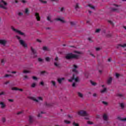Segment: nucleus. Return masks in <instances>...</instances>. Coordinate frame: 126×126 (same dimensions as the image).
Masks as SVG:
<instances>
[{
    "mask_svg": "<svg viewBox=\"0 0 126 126\" xmlns=\"http://www.w3.org/2000/svg\"><path fill=\"white\" fill-rule=\"evenodd\" d=\"M38 62H39V63H42V62H43V59L39 58L38 59Z\"/></svg>",
    "mask_w": 126,
    "mask_h": 126,
    "instance_id": "79ce46f5",
    "label": "nucleus"
},
{
    "mask_svg": "<svg viewBox=\"0 0 126 126\" xmlns=\"http://www.w3.org/2000/svg\"><path fill=\"white\" fill-rule=\"evenodd\" d=\"M88 6H89V7H90V8H91L92 9H94L95 10V7H94V6H93L91 4H89Z\"/></svg>",
    "mask_w": 126,
    "mask_h": 126,
    "instance_id": "b1692460",
    "label": "nucleus"
},
{
    "mask_svg": "<svg viewBox=\"0 0 126 126\" xmlns=\"http://www.w3.org/2000/svg\"><path fill=\"white\" fill-rule=\"evenodd\" d=\"M45 105L46 106H47V107H50V106H51V104L48 103H47V102H45Z\"/></svg>",
    "mask_w": 126,
    "mask_h": 126,
    "instance_id": "a18cd8bd",
    "label": "nucleus"
},
{
    "mask_svg": "<svg viewBox=\"0 0 126 126\" xmlns=\"http://www.w3.org/2000/svg\"><path fill=\"white\" fill-rule=\"evenodd\" d=\"M19 88L17 87H13L12 88V90L15 91H18Z\"/></svg>",
    "mask_w": 126,
    "mask_h": 126,
    "instance_id": "bb28decb",
    "label": "nucleus"
},
{
    "mask_svg": "<svg viewBox=\"0 0 126 126\" xmlns=\"http://www.w3.org/2000/svg\"><path fill=\"white\" fill-rule=\"evenodd\" d=\"M3 5H7V3L3 0H1L0 1V7L3 9H6V7Z\"/></svg>",
    "mask_w": 126,
    "mask_h": 126,
    "instance_id": "20e7f679",
    "label": "nucleus"
},
{
    "mask_svg": "<svg viewBox=\"0 0 126 126\" xmlns=\"http://www.w3.org/2000/svg\"><path fill=\"white\" fill-rule=\"evenodd\" d=\"M88 125H93V123L91 122V121H88Z\"/></svg>",
    "mask_w": 126,
    "mask_h": 126,
    "instance_id": "864d4df0",
    "label": "nucleus"
},
{
    "mask_svg": "<svg viewBox=\"0 0 126 126\" xmlns=\"http://www.w3.org/2000/svg\"><path fill=\"white\" fill-rule=\"evenodd\" d=\"M101 31V30L100 29H97L95 30V33H99Z\"/></svg>",
    "mask_w": 126,
    "mask_h": 126,
    "instance_id": "4c0bfd02",
    "label": "nucleus"
},
{
    "mask_svg": "<svg viewBox=\"0 0 126 126\" xmlns=\"http://www.w3.org/2000/svg\"><path fill=\"white\" fill-rule=\"evenodd\" d=\"M41 73L42 74H44V73H46V71H41Z\"/></svg>",
    "mask_w": 126,
    "mask_h": 126,
    "instance_id": "774afa93",
    "label": "nucleus"
},
{
    "mask_svg": "<svg viewBox=\"0 0 126 126\" xmlns=\"http://www.w3.org/2000/svg\"><path fill=\"white\" fill-rule=\"evenodd\" d=\"M72 87H76L75 86V83H73L72 85Z\"/></svg>",
    "mask_w": 126,
    "mask_h": 126,
    "instance_id": "bf43d9fd",
    "label": "nucleus"
},
{
    "mask_svg": "<svg viewBox=\"0 0 126 126\" xmlns=\"http://www.w3.org/2000/svg\"><path fill=\"white\" fill-rule=\"evenodd\" d=\"M1 63H2V64H4V60H3V59H2L1 60Z\"/></svg>",
    "mask_w": 126,
    "mask_h": 126,
    "instance_id": "09e8293b",
    "label": "nucleus"
},
{
    "mask_svg": "<svg viewBox=\"0 0 126 126\" xmlns=\"http://www.w3.org/2000/svg\"><path fill=\"white\" fill-rule=\"evenodd\" d=\"M55 61L58 62V61H59V58L58 57H56V58L55 59Z\"/></svg>",
    "mask_w": 126,
    "mask_h": 126,
    "instance_id": "052dcab7",
    "label": "nucleus"
},
{
    "mask_svg": "<svg viewBox=\"0 0 126 126\" xmlns=\"http://www.w3.org/2000/svg\"><path fill=\"white\" fill-rule=\"evenodd\" d=\"M23 73H30V71L27 70H23Z\"/></svg>",
    "mask_w": 126,
    "mask_h": 126,
    "instance_id": "2f4dec72",
    "label": "nucleus"
},
{
    "mask_svg": "<svg viewBox=\"0 0 126 126\" xmlns=\"http://www.w3.org/2000/svg\"><path fill=\"white\" fill-rule=\"evenodd\" d=\"M32 88H35L36 87V83H33L31 85Z\"/></svg>",
    "mask_w": 126,
    "mask_h": 126,
    "instance_id": "a878e982",
    "label": "nucleus"
},
{
    "mask_svg": "<svg viewBox=\"0 0 126 126\" xmlns=\"http://www.w3.org/2000/svg\"><path fill=\"white\" fill-rule=\"evenodd\" d=\"M64 123L67 124V125L70 124V121H69L67 120H64Z\"/></svg>",
    "mask_w": 126,
    "mask_h": 126,
    "instance_id": "473e14b6",
    "label": "nucleus"
},
{
    "mask_svg": "<svg viewBox=\"0 0 126 126\" xmlns=\"http://www.w3.org/2000/svg\"><path fill=\"white\" fill-rule=\"evenodd\" d=\"M64 10V7H62L61 8V11L63 12Z\"/></svg>",
    "mask_w": 126,
    "mask_h": 126,
    "instance_id": "680f3d73",
    "label": "nucleus"
},
{
    "mask_svg": "<svg viewBox=\"0 0 126 126\" xmlns=\"http://www.w3.org/2000/svg\"><path fill=\"white\" fill-rule=\"evenodd\" d=\"M34 121V117L32 116H29V122L30 124H32L33 122Z\"/></svg>",
    "mask_w": 126,
    "mask_h": 126,
    "instance_id": "f8f14e48",
    "label": "nucleus"
},
{
    "mask_svg": "<svg viewBox=\"0 0 126 126\" xmlns=\"http://www.w3.org/2000/svg\"><path fill=\"white\" fill-rule=\"evenodd\" d=\"M103 118L104 121H108V116H107V114H104L103 116Z\"/></svg>",
    "mask_w": 126,
    "mask_h": 126,
    "instance_id": "f3484780",
    "label": "nucleus"
},
{
    "mask_svg": "<svg viewBox=\"0 0 126 126\" xmlns=\"http://www.w3.org/2000/svg\"><path fill=\"white\" fill-rule=\"evenodd\" d=\"M117 96H118V97H124V95L121 94H117Z\"/></svg>",
    "mask_w": 126,
    "mask_h": 126,
    "instance_id": "c756f323",
    "label": "nucleus"
},
{
    "mask_svg": "<svg viewBox=\"0 0 126 126\" xmlns=\"http://www.w3.org/2000/svg\"><path fill=\"white\" fill-rule=\"evenodd\" d=\"M11 29L13 30V31H14V32H16V33H18V34H19V35H24V33L21 32V31L16 30L13 27H11Z\"/></svg>",
    "mask_w": 126,
    "mask_h": 126,
    "instance_id": "6e6552de",
    "label": "nucleus"
},
{
    "mask_svg": "<svg viewBox=\"0 0 126 126\" xmlns=\"http://www.w3.org/2000/svg\"><path fill=\"white\" fill-rule=\"evenodd\" d=\"M47 20L48 21H51V18L50 17H47Z\"/></svg>",
    "mask_w": 126,
    "mask_h": 126,
    "instance_id": "e2e57ef3",
    "label": "nucleus"
},
{
    "mask_svg": "<svg viewBox=\"0 0 126 126\" xmlns=\"http://www.w3.org/2000/svg\"><path fill=\"white\" fill-rule=\"evenodd\" d=\"M25 13H26L27 15H29V14H30V12H29V9H28V8L25 9Z\"/></svg>",
    "mask_w": 126,
    "mask_h": 126,
    "instance_id": "ddd939ff",
    "label": "nucleus"
},
{
    "mask_svg": "<svg viewBox=\"0 0 126 126\" xmlns=\"http://www.w3.org/2000/svg\"><path fill=\"white\" fill-rule=\"evenodd\" d=\"M37 117H38V118H41V117H42V116L40 114H38V115H37Z\"/></svg>",
    "mask_w": 126,
    "mask_h": 126,
    "instance_id": "338daca9",
    "label": "nucleus"
},
{
    "mask_svg": "<svg viewBox=\"0 0 126 126\" xmlns=\"http://www.w3.org/2000/svg\"><path fill=\"white\" fill-rule=\"evenodd\" d=\"M108 23H110L111 24V25H112L113 26L114 23H113V22H112V21H108Z\"/></svg>",
    "mask_w": 126,
    "mask_h": 126,
    "instance_id": "603ef678",
    "label": "nucleus"
},
{
    "mask_svg": "<svg viewBox=\"0 0 126 126\" xmlns=\"http://www.w3.org/2000/svg\"><path fill=\"white\" fill-rule=\"evenodd\" d=\"M9 76H11V75H9V74H5V75H4V77H9Z\"/></svg>",
    "mask_w": 126,
    "mask_h": 126,
    "instance_id": "37998d69",
    "label": "nucleus"
},
{
    "mask_svg": "<svg viewBox=\"0 0 126 126\" xmlns=\"http://www.w3.org/2000/svg\"><path fill=\"white\" fill-rule=\"evenodd\" d=\"M1 95H4V92H1V93H0V96Z\"/></svg>",
    "mask_w": 126,
    "mask_h": 126,
    "instance_id": "13d9d810",
    "label": "nucleus"
},
{
    "mask_svg": "<svg viewBox=\"0 0 126 126\" xmlns=\"http://www.w3.org/2000/svg\"><path fill=\"white\" fill-rule=\"evenodd\" d=\"M63 80H64V78H59L58 79V83L61 84V83H62V81H63Z\"/></svg>",
    "mask_w": 126,
    "mask_h": 126,
    "instance_id": "a211bd4d",
    "label": "nucleus"
},
{
    "mask_svg": "<svg viewBox=\"0 0 126 126\" xmlns=\"http://www.w3.org/2000/svg\"><path fill=\"white\" fill-rule=\"evenodd\" d=\"M43 51H49V50L48 49V47H47L46 46H44L43 47Z\"/></svg>",
    "mask_w": 126,
    "mask_h": 126,
    "instance_id": "7c9ffc66",
    "label": "nucleus"
},
{
    "mask_svg": "<svg viewBox=\"0 0 126 126\" xmlns=\"http://www.w3.org/2000/svg\"><path fill=\"white\" fill-rule=\"evenodd\" d=\"M18 16H22L23 15V13L19 12L17 13Z\"/></svg>",
    "mask_w": 126,
    "mask_h": 126,
    "instance_id": "c85d7f7f",
    "label": "nucleus"
},
{
    "mask_svg": "<svg viewBox=\"0 0 126 126\" xmlns=\"http://www.w3.org/2000/svg\"><path fill=\"white\" fill-rule=\"evenodd\" d=\"M74 68L72 69L73 72H75V73H78V71L76 70V68H77V65L74 64L73 65Z\"/></svg>",
    "mask_w": 126,
    "mask_h": 126,
    "instance_id": "9d476101",
    "label": "nucleus"
},
{
    "mask_svg": "<svg viewBox=\"0 0 126 126\" xmlns=\"http://www.w3.org/2000/svg\"><path fill=\"white\" fill-rule=\"evenodd\" d=\"M74 80L75 82H78L79 81V80L78 79V77L75 78V75L73 74V76L71 79H68V81L69 82H72V81H73Z\"/></svg>",
    "mask_w": 126,
    "mask_h": 126,
    "instance_id": "0eeeda50",
    "label": "nucleus"
},
{
    "mask_svg": "<svg viewBox=\"0 0 126 126\" xmlns=\"http://www.w3.org/2000/svg\"><path fill=\"white\" fill-rule=\"evenodd\" d=\"M73 126H79V124L78 123H76L75 122L73 123Z\"/></svg>",
    "mask_w": 126,
    "mask_h": 126,
    "instance_id": "72a5a7b5",
    "label": "nucleus"
},
{
    "mask_svg": "<svg viewBox=\"0 0 126 126\" xmlns=\"http://www.w3.org/2000/svg\"><path fill=\"white\" fill-rule=\"evenodd\" d=\"M54 65L56 66V67H60V64H58L57 62L54 63Z\"/></svg>",
    "mask_w": 126,
    "mask_h": 126,
    "instance_id": "cd10ccee",
    "label": "nucleus"
},
{
    "mask_svg": "<svg viewBox=\"0 0 126 126\" xmlns=\"http://www.w3.org/2000/svg\"><path fill=\"white\" fill-rule=\"evenodd\" d=\"M21 1L23 3H26V2H27V1L26 0H22Z\"/></svg>",
    "mask_w": 126,
    "mask_h": 126,
    "instance_id": "49530a36",
    "label": "nucleus"
},
{
    "mask_svg": "<svg viewBox=\"0 0 126 126\" xmlns=\"http://www.w3.org/2000/svg\"><path fill=\"white\" fill-rule=\"evenodd\" d=\"M8 101H9V102H13V99H8Z\"/></svg>",
    "mask_w": 126,
    "mask_h": 126,
    "instance_id": "69168bd1",
    "label": "nucleus"
},
{
    "mask_svg": "<svg viewBox=\"0 0 126 126\" xmlns=\"http://www.w3.org/2000/svg\"><path fill=\"white\" fill-rule=\"evenodd\" d=\"M5 121H6L5 118L3 117V118H2V122H3V123H5Z\"/></svg>",
    "mask_w": 126,
    "mask_h": 126,
    "instance_id": "8fccbe9b",
    "label": "nucleus"
},
{
    "mask_svg": "<svg viewBox=\"0 0 126 126\" xmlns=\"http://www.w3.org/2000/svg\"><path fill=\"white\" fill-rule=\"evenodd\" d=\"M22 113H23V111H19L17 113V115H21V114H22Z\"/></svg>",
    "mask_w": 126,
    "mask_h": 126,
    "instance_id": "a19ab883",
    "label": "nucleus"
},
{
    "mask_svg": "<svg viewBox=\"0 0 126 126\" xmlns=\"http://www.w3.org/2000/svg\"><path fill=\"white\" fill-rule=\"evenodd\" d=\"M39 1L42 3H46L47 2V1H44L43 0H39Z\"/></svg>",
    "mask_w": 126,
    "mask_h": 126,
    "instance_id": "58836bf2",
    "label": "nucleus"
},
{
    "mask_svg": "<svg viewBox=\"0 0 126 126\" xmlns=\"http://www.w3.org/2000/svg\"><path fill=\"white\" fill-rule=\"evenodd\" d=\"M106 91H107V88H105L103 89V90H102L100 92L101 93H105V92H106Z\"/></svg>",
    "mask_w": 126,
    "mask_h": 126,
    "instance_id": "412c9836",
    "label": "nucleus"
},
{
    "mask_svg": "<svg viewBox=\"0 0 126 126\" xmlns=\"http://www.w3.org/2000/svg\"><path fill=\"white\" fill-rule=\"evenodd\" d=\"M31 51L32 52V55L33 56V58H37V51L32 47H31Z\"/></svg>",
    "mask_w": 126,
    "mask_h": 126,
    "instance_id": "39448f33",
    "label": "nucleus"
},
{
    "mask_svg": "<svg viewBox=\"0 0 126 126\" xmlns=\"http://www.w3.org/2000/svg\"><path fill=\"white\" fill-rule=\"evenodd\" d=\"M111 10H112V11H118V9H117V8H112Z\"/></svg>",
    "mask_w": 126,
    "mask_h": 126,
    "instance_id": "c03bdc74",
    "label": "nucleus"
},
{
    "mask_svg": "<svg viewBox=\"0 0 126 126\" xmlns=\"http://www.w3.org/2000/svg\"><path fill=\"white\" fill-rule=\"evenodd\" d=\"M32 79H33V80H37V79H38V78L36 77L33 76Z\"/></svg>",
    "mask_w": 126,
    "mask_h": 126,
    "instance_id": "3c124183",
    "label": "nucleus"
},
{
    "mask_svg": "<svg viewBox=\"0 0 126 126\" xmlns=\"http://www.w3.org/2000/svg\"><path fill=\"white\" fill-rule=\"evenodd\" d=\"M40 84L41 85H42V86H44V82H41L40 83Z\"/></svg>",
    "mask_w": 126,
    "mask_h": 126,
    "instance_id": "0e129e2a",
    "label": "nucleus"
},
{
    "mask_svg": "<svg viewBox=\"0 0 126 126\" xmlns=\"http://www.w3.org/2000/svg\"><path fill=\"white\" fill-rule=\"evenodd\" d=\"M30 99H31V100H32L33 101H34V102H36L37 103H38L39 101H43V97L40 96L37 97V99H36L34 97H31Z\"/></svg>",
    "mask_w": 126,
    "mask_h": 126,
    "instance_id": "423d86ee",
    "label": "nucleus"
},
{
    "mask_svg": "<svg viewBox=\"0 0 126 126\" xmlns=\"http://www.w3.org/2000/svg\"><path fill=\"white\" fill-rule=\"evenodd\" d=\"M70 25H71V26H74V25H75L76 24V22H70Z\"/></svg>",
    "mask_w": 126,
    "mask_h": 126,
    "instance_id": "5701e85b",
    "label": "nucleus"
},
{
    "mask_svg": "<svg viewBox=\"0 0 126 126\" xmlns=\"http://www.w3.org/2000/svg\"><path fill=\"white\" fill-rule=\"evenodd\" d=\"M78 95L80 98H83V94H81V93H78Z\"/></svg>",
    "mask_w": 126,
    "mask_h": 126,
    "instance_id": "4be33fe9",
    "label": "nucleus"
},
{
    "mask_svg": "<svg viewBox=\"0 0 126 126\" xmlns=\"http://www.w3.org/2000/svg\"><path fill=\"white\" fill-rule=\"evenodd\" d=\"M36 41L38 42V43H41L42 42V41H41V40L39 39H37Z\"/></svg>",
    "mask_w": 126,
    "mask_h": 126,
    "instance_id": "4d7b16f0",
    "label": "nucleus"
},
{
    "mask_svg": "<svg viewBox=\"0 0 126 126\" xmlns=\"http://www.w3.org/2000/svg\"><path fill=\"white\" fill-rule=\"evenodd\" d=\"M0 44L3 46H5V44H6V40L0 39Z\"/></svg>",
    "mask_w": 126,
    "mask_h": 126,
    "instance_id": "9b49d317",
    "label": "nucleus"
},
{
    "mask_svg": "<svg viewBox=\"0 0 126 126\" xmlns=\"http://www.w3.org/2000/svg\"><path fill=\"white\" fill-rule=\"evenodd\" d=\"M78 115L82 117H86L85 120H89V114L84 110H80L78 112Z\"/></svg>",
    "mask_w": 126,
    "mask_h": 126,
    "instance_id": "f257e3e1",
    "label": "nucleus"
},
{
    "mask_svg": "<svg viewBox=\"0 0 126 126\" xmlns=\"http://www.w3.org/2000/svg\"><path fill=\"white\" fill-rule=\"evenodd\" d=\"M56 21H60L62 23H64V21L61 18H56L55 19Z\"/></svg>",
    "mask_w": 126,
    "mask_h": 126,
    "instance_id": "dca6fc26",
    "label": "nucleus"
},
{
    "mask_svg": "<svg viewBox=\"0 0 126 126\" xmlns=\"http://www.w3.org/2000/svg\"><path fill=\"white\" fill-rule=\"evenodd\" d=\"M0 105H1V109H4L5 108V104L3 102H0Z\"/></svg>",
    "mask_w": 126,
    "mask_h": 126,
    "instance_id": "4468645a",
    "label": "nucleus"
},
{
    "mask_svg": "<svg viewBox=\"0 0 126 126\" xmlns=\"http://www.w3.org/2000/svg\"><path fill=\"white\" fill-rule=\"evenodd\" d=\"M113 80V78L112 77L109 78V79L107 80V84H111L112 83V81Z\"/></svg>",
    "mask_w": 126,
    "mask_h": 126,
    "instance_id": "2eb2a0df",
    "label": "nucleus"
},
{
    "mask_svg": "<svg viewBox=\"0 0 126 126\" xmlns=\"http://www.w3.org/2000/svg\"><path fill=\"white\" fill-rule=\"evenodd\" d=\"M50 59L49 57H46L45 58V61H46V62H50Z\"/></svg>",
    "mask_w": 126,
    "mask_h": 126,
    "instance_id": "ea45409f",
    "label": "nucleus"
},
{
    "mask_svg": "<svg viewBox=\"0 0 126 126\" xmlns=\"http://www.w3.org/2000/svg\"><path fill=\"white\" fill-rule=\"evenodd\" d=\"M78 55L73 54L72 53H69L66 55L65 59L66 60H72V59H78Z\"/></svg>",
    "mask_w": 126,
    "mask_h": 126,
    "instance_id": "f03ea898",
    "label": "nucleus"
},
{
    "mask_svg": "<svg viewBox=\"0 0 126 126\" xmlns=\"http://www.w3.org/2000/svg\"><path fill=\"white\" fill-rule=\"evenodd\" d=\"M16 37L17 39H18V40H19V43H20V45H21V46L24 47V48H28L27 44L25 43L24 41H23V40H21V38L20 37V36H19L18 35H16Z\"/></svg>",
    "mask_w": 126,
    "mask_h": 126,
    "instance_id": "7ed1b4c3",
    "label": "nucleus"
},
{
    "mask_svg": "<svg viewBox=\"0 0 126 126\" xmlns=\"http://www.w3.org/2000/svg\"><path fill=\"white\" fill-rule=\"evenodd\" d=\"M93 97H97V94L94 93L93 95Z\"/></svg>",
    "mask_w": 126,
    "mask_h": 126,
    "instance_id": "6e6d98bb",
    "label": "nucleus"
},
{
    "mask_svg": "<svg viewBox=\"0 0 126 126\" xmlns=\"http://www.w3.org/2000/svg\"><path fill=\"white\" fill-rule=\"evenodd\" d=\"M78 8H79V5L78 4V3H77L75 6V9H76V10H77Z\"/></svg>",
    "mask_w": 126,
    "mask_h": 126,
    "instance_id": "aec40b11",
    "label": "nucleus"
},
{
    "mask_svg": "<svg viewBox=\"0 0 126 126\" xmlns=\"http://www.w3.org/2000/svg\"><path fill=\"white\" fill-rule=\"evenodd\" d=\"M120 106L122 109H124V108H125V105L124 104V103H121Z\"/></svg>",
    "mask_w": 126,
    "mask_h": 126,
    "instance_id": "c9c22d12",
    "label": "nucleus"
},
{
    "mask_svg": "<svg viewBox=\"0 0 126 126\" xmlns=\"http://www.w3.org/2000/svg\"><path fill=\"white\" fill-rule=\"evenodd\" d=\"M116 76L118 78L120 76V74L119 73H116Z\"/></svg>",
    "mask_w": 126,
    "mask_h": 126,
    "instance_id": "5fc2aeb1",
    "label": "nucleus"
},
{
    "mask_svg": "<svg viewBox=\"0 0 126 126\" xmlns=\"http://www.w3.org/2000/svg\"><path fill=\"white\" fill-rule=\"evenodd\" d=\"M34 16L35 17L37 21H41V17H40V15L39 14V13H35Z\"/></svg>",
    "mask_w": 126,
    "mask_h": 126,
    "instance_id": "1a4fd4ad",
    "label": "nucleus"
},
{
    "mask_svg": "<svg viewBox=\"0 0 126 126\" xmlns=\"http://www.w3.org/2000/svg\"><path fill=\"white\" fill-rule=\"evenodd\" d=\"M91 82V84H92V85H93V86H96V85H97V83L93 82V81H90Z\"/></svg>",
    "mask_w": 126,
    "mask_h": 126,
    "instance_id": "6ab92c4d",
    "label": "nucleus"
},
{
    "mask_svg": "<svg viewBox=\"0 0 126 126\" xmlns=\"http://www.w3.org/2000/svg\"><path fill=\"white\" fill-rule=\"evenodd\" d=\"M102 104H104V105H106L107 106V105H108V102L103 101Z\"/></svg>",
    "mask_w": 126,
    "mask_h": 126,
    "instance_id": "de8ad7c7",
    "label": "nucleus"
},
{
    "mask_svg": "<svg viewBox=\"0 0 126 126\" xmlns=\"http://www.w3.org/2000/svg\"><path fill=\"white\" fill-rule=\"evenodd\" d=\"M51 83L53 84V86H56V82L54 81H51Z\"/></svg>",
    "mask_w": 126,
    "mask_h": 126,
    "instance_id": "e433bc0d",
    "label": "nucleus"
},
{
    "mask_svg": "<svg viewBox=\"0 0 126 126\" xmlns=\"http://www.w3.org/2000/svg\"><path fill=\"white\" fill-rule=\"evenodd\" d=\"M120 121H122V122H126V118H124L123 119L120 118Z\"/></svg>",
    "mask_w": 126,
    "mask_h": 126,
    "instance_id": "f704fd0d",
    "label": "nucleus"
},
{
    "mask_svg": "<svg viewBox=\"0 0 126 126\" xmlns=\"http://www.w3.org/2000/svg\"><path fill=\"white\" fill-rule=\"evenodd\" d=\"M118 47H122V48H125L126 47V44H124L123 45L119 44Z\"/></svg>",
    "mask_w": 126,
    "mask_h": 126,
    "instance_id": "393cba45",
    "label": "nucleus"
}]
</instances>
